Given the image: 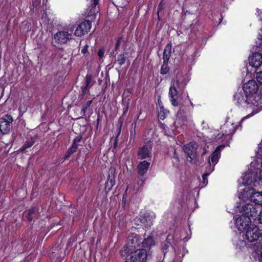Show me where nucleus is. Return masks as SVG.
I'll use <instances>...</instances> for the list:
<instances>
[{"instance_id": "31", "label": "nucleus", "mask_w": 262, "mask_h": 262, "mask_svg": "<svg viewBox=\"0 0 262 262\" xmlns=\"http://www.w3.org/2000/svg\"><path fill=\"white\" fill-rule=\"evenodd\" d=\"M126 61V57L124 54L119 55L117 58V61L120 65H122L125 63Z\"/></svg>"}, {"instance_id": "32", "label": "nucleus", "mask_w": 262, "mask_h": 262, "mask_svg": "<svg viewBox=\"0 0 262 262\" xmlns=\"http://www.w3.org/2000/svg\"><path fill=\"white\" fill-rule=\"evenodd\" d=\"M256 79L259 83L262 85V71L256 72Z\"/></svg>"}, {"instance_id": "25", "label": "nucleus", "mask_w": 262, "mask_h": 262, "mask_svg": "<svg viewBox=\"0 0 262 262\" xmlns=\"http://www.w3.org/2000/svg\"><path fill=\"white\" fill-rule=\"evenodd\" d=\"M34 144V141L33 139H31L29 141H27L24 145L20 148V150L22 152H26L27 149L31 147Z\"/></svg>"}, {"instance_id": "17", "label": "nucleus", "mask_w": 262, "mask_h": 262, "mask_svg": "<svg viewBox=\"0 0 262 262\" xmlns=\"http://www.w3.org/2000/svg\"><path fill=\"white\" fill-rule=\"evenodd\" d=\"M152 148L151 142H148L143 147L139 148L138 155L140 159H145L151 157Z\"/></svg>"}, {"instance_id": "50", "label": "nucleus", "mask_w": 262, "mask_h": 262, "mask_svg": "<svg viewBox=\"0 0 262 262\" xmlns=\"http://www.w3.org/2000/svg\"><path fill=\"white\" fill-rule=\"evenodd\" d=\"M96 11L98 12V10L95 8V10H94L93 12L95 13Z\"/></svg>"}, {"instance_id": "18", "label": "nucleus", "mask_w": 262, "mask_h": 262, "mask_svg": "<svg viewBox=\"0 0 262 262\" xmlns=\"http://www.w3.org/2000/svg\"><path fill=\"white\" fill-rule=\"evenodd\" d=\"M115 169L113 167H111L108 172V180L105 183V190L106 191H110L115 184Z\"/></svg>"}, {"instance_id": "16", "label": "nucleus", "mask_w": 262, "mask_h": 262, "mask_svg": "<svg viewBox=\"0 0 262 262\" xmlns=\"http://www.w3.org/2000/svg\"><path fill=\"white\" fill-rule=\"evenodd\" d=\"M242 184L244 185H251L257 181L256 171L248 170L242 177Z\"/></svg>"}, {"instance_id": "41", "label": "nucleus", "mask_w": 262, "mask_h": 262, "mask_svg": "<svg viewBox=\"0 0 262 262\" xmlns=\"http://www.w3.org/2000/svg\"><path fill=\"white\" fill-rule=\"evenodd\" d=\"M68 150H69V153L70 154H73L74 153V152L76 151V148H75V147L73 146V145L71 146V147H70L69 149H68Z\"/></svg>"}, {"instance_id": "8", "label": "nucleus", "mask_w": 262, "mask_h": 262, "mask_svg": "<svg viewBox=\"0 0 262 262\" xmlns=\"http://www.w3.org/2000/svg\"><path fill=\"white\" fill-rule=\"evenodd\" d=\"M72 30L71 32L68 31L62 30L57 32L54 35L53 38L56 43L61 45L66 44L72 39Z\"/></svg>"}, {"instance_id": "19", "label": "nucleus", "mask_w": 262, "mask_h": 262, "mask_svg": "<svg viewBox=\"0 0 262 262\" xmlns=\"http://www.w3.org/2000/svg\"><path fill=\"white\" fill-rule=\"evenodd\" d=\"M249 64L256 69L259 67L262 63V55L258 52L252 54L249 58Z\"/></svg>"}, {"instance_id": "7", "label": "nucleus", "mask_w": 262, "mask_h": 262, "mask_svg": "<svg viewBox=\"0 0 262 262\" xmlns=\"http://www.w3.org/2000/svg\"><path fill=\"white\" fill-rule=\"evenodd\" d=\"M242 212L245 214H242L236 218L235 225L239 231H244L252 224L250 219L251 216L244 211Z\"/></svg>"}, {"instance_id": "34", "label": "nucleus", "mask_w": 262, "mask_h": 262, "mask_svg": "<svg viewBox=\"0 0 262 262\" xmlns=\"http://www.w3.org/2000/svg\"><path fill=\"white\" fill-rule=\"evenodd\" d=\"M211 172H210V170L209 169L208 172H206V173L203 174V175L202 176V178H203V183L205 185L207 183V177L209 175V174Z\"/></svg>"}, {"instance_id": "28", "label": "nucleus", "mask_w": 262, "mask_h": 262, "mask_svg": "<svg viewBox=\"0 0 262 262\" xmlns=\"http://www.w3.org/2000/svg\"><path fill=\"white\" fill-rule=\"evenodd\" d=\"M168 62L163 61V64L161 67V73L162 74H166L169 71V67L168 66Z\"/></svg>"}, {"instance_id": "24", "label": "nucleus", "mask_w": 262, "mask_h": 262, "mask_svg": "<svg viewBox=\"0 0 262 262\" xmlns=\"http://www.w3.org/2000/svg\"><path fill=\"white\" fill-rule=\"evenodd\" d=\"M171 55V46L167 45L163 52V61L168 62Z\"/></svg>"}, {"instance_id": "36", "label": "nucleus", "mask_w": 262, "mask_h": 262, "mask_svg": "<svg viewBox=\"0 0 262 262\" xmlns=\"http://www.w3.org/2000/svg\"><path fill=\"white\" fill-rule=\"evenodd\" d=\"M236 129V128H235L234 126H233L232 129H230L228 132L226 130L225 134H226V135H232L234 134V133L235 132Z\"/></svg>"}, {"instance_id": "5", "label": "nucleus", "mask_w": 262, "mask_h": 262, "mask_svg": "<svg viewBox=\"0 0 262 262\" xmlns=\"http://www.w3.org/2000/svg\"><path fill=\"white\" fill-rule=\"evenodd\" d=\"M234 101L239 105H242L244 107H255L259 105V102H261L260 100V99L258 98L257 100H249L248 98L247 95L245 93H236L234 96Z\"/></svg>"}, {"instance_id": "11", "label": "nucleus", "mask_w": 262, "mask_h": 262, "mask_svg": "<svg viewBox=\"0 0 262 262\" xmlns=\"http://www.w3.org/2000/svg\"><path fill=\"white\" fill-rule=\"evenodd\" d=\"M146 250L139 248L132 253L130 258L132 262H146Z\"/></svg>"}, {"instance_id": "33", "label": "nucleus", "mask_w": 262, "mask_h": 262, "mask_svg": "<svg viewBox=\"0 0 262 262\" xmlns=\"http://www.w3.org/2000/svg\"><path fill=\"white\" fill-rule=\"evenodd\" d=\"M257 181H260L262 182V170L257 169L256 171Z\"/></svg>"}, {"instance_id": "23", "label": "nucleus", "mask_w": 262, "mask_h": 262, "mask_svg": "<svg viewBox=\"0 0 262 262\" xmlns=\"http://www.w3.org/2000/svg\"><path fill=\"white\" fill-rule=\"evenodd\" d=\"M92 81V76L91 75L87 74L85 77V81L84 85L81 87L82 90V95L84 96L86 92V90L88 89V87Z\"/></svg>"}, {"instance_id": "2", "label": "nucleus", "mask_w": 262, "mask_h": 262, "mask_svg": "<svg viewBox=\"0 0 262 262\" xmlns=\"http://www.w3.org/2000/svg\"><path fill=\"white\" fill-rule=\"evenodd\" d=\"M186 85V82L184 80L181 75H177L176 81L170 86L169 90V97L171 104L174 106H177L179 105V102L177 100L178 91H183Z\"/></svg>"}, {"instance_id": "15", "label": "nucleus", "mask_w": 262, "mask_h": 262, "mask_svg": "<svg viewBox=\"0 0 262 262\" xmlns=\"http://www.w3.org/2000/svg\"><path fill=\"white\" fill-rule=\"evenodd\" d=\"M197 148L198 144L196 143L190 142L184 145L183 150L190 160H192L195 158Z\"/></svg>"}, {"instance_id": "39", "label": "nucleus", "mask_w": 262, "mask_h": 262, "mask_svg": "<svg viewBox=\"0 0 262 262\" xmlns=\"http://www.w3.org/2000/svg\"><path fill=\"white\" fill-rule=\"evenodd\" d=\"M88 47L89 46L88 45H85L81 50V53L83 54H85L88 53Z\"/></svg>"}, {"instance_id": "1", "label": "nucleus", "mask_w": 262, "mask_h": 262, "mask_svg": "<svg viewBox=\"0 0 262 262\" xmlns=\"http://www.w3.org/2000/svg\"><path fill=\"white\" fill-rule=\"evenodd\" d=\"M243 190L239 194L240 202L237 203V208L241 205L250 204L249 201L253 202L257 205H262V191H255V190L250 187H246L241 189Z\"/></svg>"}, {"instance_id": "3", "label": "nucleus", "mask_w": 262, "mask_h": 262, "mask_svg": "<svg viewBox=\"0 0 262 262\" xmlns=\"http://www.w3.org/2000/svg\"><path fill=\"white\" fill-rule=\"evenodd\" d=\"M258 85L254 80H250L243 85V91L247 95L249 100H257L258 98L260 99L259 105L262 104V89L258 92Z\"/></svg>"}, {"instance_id": "47", "label": "nucleus", "mask_w": 262, "mask_h": 262, "mask_svg": "<svg viewBox=\"0 0 262 262\" xmlns=\"http://www.w3.org/2000/svg\"><path fill=\"white\" fill-rule=\"evenodd\" d=\"M72 145H73V146L75 147L76 149H77L78 146V145L77 144V143H75V142H73Z\"/></svg>"}, {"instance_id": "6", "label": "nucleus", "mask_w": 262, "mask_h": 262, "mask_svg": "<svg viewBox=\"0 0 262 262\" xmlns=\"http://www.w3.org/2000/svg\"><path fill=\"white\" fill-rule=\"evenodd\" d=\"M244 231H245V239L250 243L254 242L262 238V229L260 230L254 224L250 225Z\"/></svg>"}, {"instance_id": "9", "label": "nucleus", "mask_w": 262, "mask_h": 262, "mask_svg": "<svg viewBox=\"0 0 262 262\" xmlns=\"http://www.w3.org/2000/svg\"><path fill=\"white\" fill-rule=\"evenodd\" d=\"M155 219L154 214L145 213L136 220V224L138 226H143L145 228L150 227Z\"/></svg>"}, {"instance_id": "14", "label": "nucleus", "mask_w": 262, "mask_h": 262, "mask_svg": "<svg viewBox=\"0 0 262 262\" xmlns=\"http://www.w3.org/2000/svg\"><path fill=\"white\" fill-rule=\"evenodd\" d=\"M12 121L13 119L10 115H6L0 121V131L3 134L9 133Z\"/></svg>"}, {"instance_id": "40", "label": "nucleus", "mask_w": 262, "mask_h": 262, "mask_svg": "<svg viewBox=\"0 0 262 262\" xmlns=\"http://www.w3.org/2000/svg\"><path fill=\"white\" fill-rule=\"evenodd\" d=\"M98 1L99 0H90V2L92 3V6L93 7H95L98 4Z\"/></svg>"}, {"instance_id": "43", "label": "nucleus", "mask_w": 262, "mask_h": 262, "mask_svg": "<svg viewBox=\"0 0 262 262\" xmlns=\"http://www.w3.org/2000/svg\"><path fill=\"white\" fill-rule=\"evenodd\" d=\"M128 109V106L126 105V106H124V107L123 108V115H125L127 113Z\"/></svg>"}, {"instance_id": "42", "label": "nucleus", "mask_w": 262, "mask_h": 262, "mask_svg": "<svg viewBox=\"0 0 262 262\" xmlns=\"http://www.w3.org/2000/svg\"><path fill=\"white\" fill-rule=\"evenodd\" d=\"M257 41V46L262 49V38H258Z\"/></svg>"}, {"instance_id": "12", "label": "nucleus", "mask_w": 262, "mask_h": 262, "mask_svg": "<svg viewBox=\"0 0 262 262\" xmlns=\"http://www.w3.org/2000/svg\"><path fill=\"white\" fill-rule=\"evenodd\" d=\"M92 27V23L90 20H85L80 24L76 28L74 34L78 37H81L87 34Z\"/></svg>"}, {"instance_id": "30", "label": "nucleus", "mask_w": 262, "mask_h": 262, "mask_svg": "<svg viewBox=\"0 0 262 262\" xmlns=\"http://www.w3.org/2000/svg\"><path fill=\"white\" fill-rule=\"evenodd\" d=\"M92 103V100L88 101L85 105H83L82 110H81V114H82V116H85V114L88 108L90 106Z\"/></svg>"}, {"instance_id": "45", "label": "nucleus", "mask_w": 262, "mask_h": 262, "mask_svg": "<svg viewBox=\"0 0 262 262\" xmlns=\"http://www.w3.org/2000/svg\"><path fill=\"white\" fill-rule=\"evenodd\" d=\"M162 2H161L159 4V6H158V13H159V11L162 9Z\"/></svg>"}, {"instance_id": "48", "label": "nucleus", "mask_w": 262, "mask_h": 262, "mask_svg": "<svg viewBox=\"0 0 262 262\" xmlns=\"http://www.w3.org/2000/svg\"><path fill=\"white\" fill-rule=\"evenodd\" d=\"M144 180L142 179H140V185L142 186L143 185Z\"/></svg>"}, {"instance_id": "26", "label": "nucleus", "mask_w": 262, "mask_h": 262, "mask_svg": "<svg viewBox=\"0 0 262 262\" xmlns=\"http://www.w3.org/2000/svg\"><path fill=\"white\" fill-rule=\"evenodd\" d=\"M169 249H172L171 243L168 241L165 242L162 248L164 256Z\"/></svg>"}, {"instance_id": "27", "label": "nucleus", "mask_w": 262, "mask_h": 262, "mask_svg": "<svg viewBox=\"0 0 262 262\" xmlns=\"http://www.w3.org/2000/svg\"><path fill=\"white\" fill-rule=\"evenodd\" d=\"M38 213V209L36 208V207H33L29 210L28 211V218L29 220L32 219V215H35L34 216H35Z\"/></svg>"}, {"instance_id": "44", "label": "nucleus", "mask_w": 262, "mask_h": 262, "mask_svg": "<svg viewBox=\"0 0 262 262\" xmlns=\"http://www.w3.org/2000/svg\"><path fill=\"white\" fill-rule=\"evenodd\" d=\"M81 141V138L79 137H76L74 140V142H75V143H78L80 141Z\"/></svg>"}, {"instance_id": "37", "label": "nucleus", "mask_w": 262, "mask_h": 262, "mask_svg": "<svg viewBox=\"0 0 262 262\" xmlns=\"http://www.w3.org/2000/svg\"><path fill=\"white\" fill-rule=\"evenodd\" d=\"M254 114H255V113H251L250 114H249L248 115H247L246 116L243 117L241 121H240V123H242L246 119H247V118H249L250 117H251V116H252Z\"/></svg>"}, {"instance_id": "10", "label": "nucleus", "mask_w": 262, "mask_h": 262, "mask_svg": "<svg viewBox=\"0 0 262 262\" xmlns=\"http://www.w3.org/2000/svg\"><path fill=\"white\" fill-rule=\"evenodd\" d=\"M225 147V145H221L217 147L214 151L211 154V156L209 158L208 163L209 164V170L210 172L214 170V166L218 162L219 159L220 158L221 151Z\"/></svg>"}, {"instance_id": "49", "label": "nucleus", "mask_w": 262, "mask_h": 262, "mask_svg": "<svg viewBox=\"0 0 262 262\" xmlns=\"http://www.w3.org/2000/svg\"><path fill=\"white\" fill-rule=\"evenodd\" d=\"M189 101H190V105L192 106V107H194V105L192 103V102L190 101V100H189Z\"/></svg>"}, {"instance_id": "46", "label": "nucleus", "mask_w": 262, "mask_h": 262, "mask_svg": "<svg viewBox=\"0 0 262 262\" xmlns=\"http://www.w3.org/2000/svg\"><path fill=\"white\" fill-rule=\"evenodd\" d=\"M72 154H70V153H69V150H68V151H67V153H66V156H65L64 158H65V159L68 158V157H69V156H70L71 155H72Z\"/></svg>"}, {"instance_id": "20", "label": "nucleus", "mask_w": 262, "mask_h": 262, "mask_svg": "<svg viewBox=\"0 0 262 262\" xmlns=\"http://www.w3.org/2000/svg\"><path fill=\"white\" fill-rule=\"evenodd\" d=\"M150 165V163L146 161H143L141 162L138 165V171L139 177V179H140L141 176H143L147 171Z\"/></svg>"}, {"instance_id": "35", "label": "nucleus", "mask_w": 262, "mask_h": 262, "mask_svg": "<svg viewBox=\"0 0 262 262\" xmlns=\"http://www.w3.org/2000/svg\"><path fill=\"white\" fill-rule=\"evenodd\" d=\"M123 42L122 40V37H120L118 38V39L117 41V42L115 45V49L117 50L119 49V47L120 46L121 44Z\"/></svg>"}, {"instance_id": "29", "label": "nucleus", "mask_w": 262, "mask_h": 262, "mask_svg": "<svg viewBox=\"0 0 262 262\" xmlns=\"http://www.w3.org/2000/svg\"><path fill=\"white\" fill-rule=\"evenodd\" d=\"M123 121H124V119H123L122 116L119 119L118 122V124H117V126H118V133H117V135L116 138H117L118 137V136H119V135H120V134L121 133V127H122V126L123 125Z\"/></svg>"}, {"instance_id": "21", "label": "nucleus", "mask_w": 262, "mask_h": 262, "mask_svg": "<svg viewBox=\"0 0 262 262\" xmlns=\"http://www.w3.org/2000/svg\"><path fill=\"white\" fill-rule=\"evenodd\" d=\"M155 241L151 236H148L146 238H142L141 246L143 249L150 248L152 246L154 245Z\"/></svg>"}, {"instance_id": "38", "label": "nucleus", "mask_w": 262, "mask_h": 262, "mask_svg": "<svg viewBox=\"0 0 262 262\" xmlns=\"http://www.w3.org/2000/svg\"><path fill=\"white\" fill-rule=\"evenodd\" d=\"M104 51L103 49H99L98 51V55L100 58H102L103 56Z\"/></svg>"}, {"instance_id": "4", "label": "nucleus", "mask_w": 262, "mask_h": 262, "mask_svg": "<svg viewBox=\"0 0 262 262\" xmlns=\"http://www.w3.org/2000/svg\"><path fill=\"white\" fill-rule=\"evenodd\" d=\"M239 211H244L246 214L251 216L254 222L257 221L256 223L262 224V211H260L258 214V208L255 205L251 204H247L245 205H241L238 207Z\"/></svg>"}, {"instance_id": "13", "label": "nucleus", "mask_w": 262, "mask_h": 262, "mask_svg": "<svg viewBox=\"0 0 262 262\" xmlns=\"http://www.w3.org/2000/svg\"><path fill=\"white\" fill-rule=\"evenodd\" d=\"M142 237L137 234L132 233L128 236V242L127 247L128 250H131L134 248H140L141 246Z\"/></svg>"}, {"instance_id": "22", "label": "nucleus", "mask_w": 262, "mask_h": 262, "mask_svg": "<svg viewBox=\"0 0 262 262\" xmlns=\"http://www.w3.org/2000/svg\"><path fill=\"white\" fill-rule=\"evenodd\" d=\"M159 110L158 111V117L160 119L163 120L168 114L169 111L164 108L162 103L158 99Z\"/></svg>"}, {"instance_id": "51", "label": "nucleus", "mask_w": 262, "mask_h": 262, "mask_svg": "<svg viewBox=\"0 0 262 262\" xmlns=\"http://www.w3.org/2000/svg\"><path fill=\"white\" fill-rule=\"evenodd\" d=\"M261 166H262V161H261Z\"/></svg>"}]
</instances>
